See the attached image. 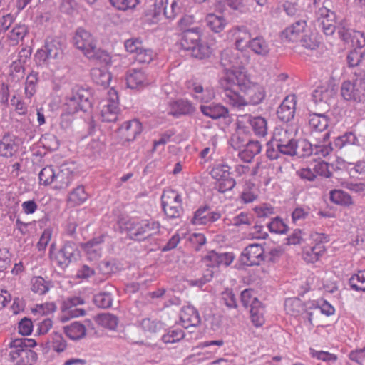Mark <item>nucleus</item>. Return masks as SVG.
<instances>
[{
	"label": "nucleus",
	"mask_w": 365,
	"mask_h": 365,
	"mask_svg": "<svg viewBox=\"0 0 365 365\" xmlns=\"http://www.w3.org/2000/svg\"><path fill=\"white\" fill-rule=\"evenodd\" d=\"M222 86L233 105H258L266 96L264 88L251 82L245 73H231L224 78Z\"/></svg>",
	"instance_id": "obj_1"
},
{
	"label": "nucleus",
	"mask_w": 365,
	"mask_h": 365,
	"mask_svg": "<svg viewBox=\"0 0 365 365\" xmlns=\"http://www.w3.org/2000/svg\"><path fill=\"white\" fill-rule=\"evenodd\" d=\"M192 22L191 16H185L180 19L179 26L182 30L180 45L182 49L190 52L191 56L204 59L210 56L211 50L207 43L201 41V30L199 27L186 28Z\"/></svg>",
	"instance_id": "obj_2"
},
{
	"label": "nucleus",
	"mask_w": 365,
	"mask_h": 365,
	"mask_svg": "<svg viewBox=\"0 0 365 365\" xmlns=\"http://www.w3.org/2000/svg\"><path fill=\"white\" fill-rule=\"evenodd\" d=\"M160 225L153 220H143L140 222L129 221L126 229L131 239L144 240L160 232Z\"/></svg>",
	"instance_id": "obj_3"
},
{
	"label": "nucleus",
	"mask_w": 365,
	"mask_h": 365,
	"mask_svg": "<svg viewBox=\"0 0 365 365\" xmlns=\"http://www.w3.org/2000/svg\"><path fill=\"white\" fill-rule=\"evenodd\" d=\"M63 45L59 38L48 37L44 45L34 55L37 65L48 63L50 59L59 58L63 54Z\"/></svg>",
	"instance_id": "obj_4"
},
{
	"label": "nucleus",
	"mask_w": 365,
	"mask_h": 365,
	"mask_svg": "<svg viewBox=\"0 0 365 365\" xmlns=\"http://www.w3.org/2000/svg\"><path fill=\"white\" fill-rule=\"evenodd\" d=\"M91 93L88 90L76 86L73 89L71 96L66 98L67 110L69 113H74L78 110L83 113H89L91 110Z\"/></svg>",
	"instance_id": "obj_5"
},
{
	"label": "nucleus",
	"mask_w": 365,
	"mask_h": 365,
	"mask_svg": "<svg viewBox=\"0 0 365 365\" xmlns=\"http://www.w3.org/2000/svg\"><path fill=\"white\" fill-rule=\"evenodd\" d=\"M118 106V92L112 88L108 92V98L102 101L99 104L102 120L105 122L116 121L120 110Z\"/></svg>",
	"instance_id": "obj_6"
},
{
	"label": "nucleus",
	"mask_w": 365,
	"mask_h": 365,
	"mask_svg": "<svg viewBox=\"0 0 365 365\" xmlns=\"http://www.w3.org/2000/svg\"><path fill=\"white\" fill-rule=\"evenodd\" d=\"M162 207L169 218H178L182 213V200L179 194L174 191L164 192L161 197Z\"/></svg>",
	"instance_id": "obj_7"
},
{
	"label": "nucleus",
	"mask_w": 365,
	"mask_h": 365,
	"mask_svg": "<svg viewBox=\"0 0 365 365\" xmlns=\"http://www.w3.org/2000/svg\"><path fill=\"white\" fill-rule=\"evenodd\" d=\"M241 61L239 58V51L231 48L224 49L221 53L220 65L224 68L225 76L221 79V85L225 77L231 75V73H243L237 68H240Z\"/></svg>",
	"instance_id": "obj_8"
},
{
	"label": "nucleus",
	"mask_w": 365,
	"mask_h": 365,
	"mask_svg": "<svg viewBox=\"0 0 365 365\" xmlns=\"http://www.w3.org/2000/svg\"><path fill=\"white\" fill-rule=\"evenodd\" d=\"M240 262L246 266L259 265L264 260V252L262 245L251 244L246 247L240 255Z\"/></svg>",
	"instance_id": "obj_9"
},
{
	"label": "nucleus",
	"mask_w": 365,
	"mask_h": 365,
	"mask_svg": "<svg viewBox=\"0 0 365 365\" xmlns=\"http://www.w3.org/2000/svg\"><path fill=\"white\" fill-rule=\"evenodd\" d=\"M341 95L346 101L361 102L365 99V88L353 80L345 81L341 86Z\"/></svg>",
	"instance_id": "obj_10"
},
{
	"label": "nucleus",
	"mask_w": 365,
	"mask_h": 365,
	"mask_svg": "<svg viewBox=\"0 0 365 365\" xmlns=\"http://www.w3.org/2000/svg\"><path fill=\"white\" fill-rule=\"evenodd\" d=\"M334 94L332 89L324 86L317 87L312 94V101L315 105V110L320 112L329 110Z\"/></svg>",
	"instance_id": "obj_11"
},
{
	"label": "nucleus",
	"mask_w": 365,
	"mask_h": 365,
	"mask_svg": "<svg viewBox=\"0 0 365 365\" xmlns=\"http://www.w3.org/2000/svg\"><path fill=\"white\" fill-rule=\"evenodd\" d=\"M74 164H62L57 173H55L53 188L63 190L67 188L73 180Z\"/></svg>",
	"instance_id": "obj_12"
},
{
	"label": "nucleus",
	"mask_w": 365,
	"mask_h": 365,
	"mask_svg": "<svg viewBox=\"0 0 365 365\" xmlns=\"http://www.w3.org/2000/svg\"><path fill=\"white\" fill-rule=\"evenodd\" d=\"M79 255L76 245L73 242H66L58 252V263L61 267H67L73 261H76Z\"/></svg>",
	"instance_id": "obj_13"
},
{
	"label": "nucleus",
	"mask_w": 365,
	"mask_h": 365,
	"mask_svg": "<svg viewBox=\"0 0 365 365\" xmlns=\"http://www.w3.org/2000/svg\"><path fill=\"white\" fill-rule=\"evenodd\" d=\"M76 47L88 58L91 57V34L83 28H78L73 38Z\"/></svg>",
	"instance_id": "obj_14"
},
{
	"label": "nucleus",
	"mask_w": 365,
	"mask_h": 365,
	"mask_svg": "<svg viewBox=\"0 0 365 365\" xmlns=\"http://www.w3.org/2000/svg\"><path fill=\"white\" fill-rule=\"evenodd\" d=\"M221 214L218 212L211 211L209 205H204L199 207L194 214L191 220L192 223L197 225H207V223L214 222L219 220Z\"/></svg>",
	"instance_id": "obj_15"
},
{
	"label": "nucleus",
	"mask_w": 365,
	"mask_h": 365,
	"mask_svg": "<svg viewBox=\"0 0 365 365\" xmlns=\"http://www.w3.org/2000/svg\"><path fill=\"white\" fill-rule=\"evenodd\" d=\"M287 134V130H281L274 133V136L278 143L277 144L281 156L296 155L297 140L293 138H286Z\"/></svg>",
	"instance_id": "obj_16"
},
{
	"label": "nucleus",
	"mask_w": 365,
	"mask_h": 365,
	"mask_svg": "<svg viewBox=\"0 0 365 365\" xmlns=\"http://www.w3.org/2000/svg\"><path fill=\"white\" fill-rule=\"evenodd\" d=\"M169 114L175 118L192 115L196 109L193 104L185 99H178L169 103Z\"/></svg>",
	"instance_id": "obj_17"
},
{
	"label": "nucleus",
	"mask_w": 365,
	"mask_h": 365,
	"mask_svg": "<svg viewBox=\"0 0 365 365\" xmlns=\"http://www.w3.org/2000/svg\"><path fill=\"white\" fill-rule=\"evenodd\" d=\"M125 80L128 88L131 89L141 88L149 84L147 75L141 69H129Z\"/></svg>",
	"instance_id": "obj_18"
},
{
	"label": "nucleus",
	"mask_w": 365,
	"mask_h": 365,
	"mask_svg": "<svg viewBox=\"0 0 365 365\" xmlns=\"http://www.w3.org/2000/svg\"><path fill=\"white\" fill-rule=\"evenodd\" d=\"M11 361L17 360L16 365H34L38 359V354L30 349H15L10 352Z\"/></svg>",
	"instance_id": "obj_19"
},
{
	"label": "nucleus",
	"mask_w": 365,
	"mask_h": 365,
	"mask_svg": "<svg viewBox=\"0 0 365 365\" xmlns=\"http://www.w3.org/2000/svg\"><path fill=\"white\" fill-rule=\"evenodd\" d=\"M200 110L202 114L213 120L226 118L229 116V110L221 103L212 102L207 105H200Z\"/></svg>",
	"instance_id": "obj_20"
},
{
	"label": "nucleus",
	"mask_w": 365,
	"mask_h": 365,
	"mask_svg": "<svg viewBox=\"0 0 365 365\" xmlns=\"http://www.w3.org/2000/svg\"><path fill=\"white\" fill-rule=\"evenodd\" d=\"M295 106L296 101L294 97L291 98L286 97L277 110L278 118L284 123L289 122L294 118Z\"/></svg>",
	"instance_id": "obj_21"
},
{
	"label": "nucleus",
	"mask_w": 365,
	"mask_h": 365,
	"mask_svg": "<svg viewBox=\"0 0 365 365\" xmlns=\"http://www.w3.org/2000/svg\"><path fill=\"white\" fill-rule=\"evenodd\" d=\"M307 26L305 20L296 21L292 26L286 28L282 33V38L287 41L298 42Z\"/></svg>",
	"instance_id": "obj_22"
},
{
	"label": "nucleus",
	"mask_w": 365,
	"mask_h": 365,
	"mask_svg": "<svg viewBox=\"0 0 365 365\" xmlns=\"http://www.w3.org/2000/svg\"><path fill=\"white\" fill-rule=\"evenodd\" d=\"M357 138L354 133L352 132H347L344 135L337 137L334 140V145L332 143H329V148L321 149L320 151L322 155L325 156L330 150H333L334 149V146L336 148L341 149L347 145L357 144Z\"/></svg>",
	"instance_id": "obj_23"
},
{
	"label": "nucleus",
	"mask_w": 365,
	"mask_h": 365,
	"mask_svg": "<svg viewBox=\"0 0 365 365\" xmlns=\"http://www.w3.org/2000/svg\"><path fill=\"white\" fill-rule=\"evenodd\" d=\"M324 113L315 110L314 112L309 113V123L313 132L320 133L328 128L329 118Z\"/></svg>",
	"instance_id": "obj_24"
},
{
	"label": "nucleus",
	"mask_w": 365,
	"mask_h": 365,
	"mask_svg": "<svg viewBox=\"0 0 365 365\" xmlns=\"http://www.w3.org/2000/svg\"><path fill=\"white\" fill-rule=\"evenodd\" d=\"M127 141H133L142 132V125L138 120L133 119L125 122L120 128Z\"/></svg>",
	"instance_id": "obj_25"
},
{
	"label": "nucleus",
	"mask_w": 365,
	"mask_h": 365,
	"mask_svg": "<svg viewBox=\"0 0 365 365\" xmlns=\"http://www.w3.org/2000/svg\"><path fill=\"white\" fill-rule=\"evenodd\" d=\"M180 319L186 328L197 327L201 322L198 311L192 306H187L182 308Z\"/></svg>",
	"instance_id": "obj_26"
},
{
	"label": "nucleus",
	"mask_w": 365,
	"mask_h": 365,
	"mask_svg": "<svg viewBox=\"0 0 365 365\" xmlns=\"http://www.w3.org/2000/svg\"><path fill=\"white\" fill-rule=\"evenodd\" d=\"M262 145L257 140H248L242 150L240 151L239 157L245 163H250L253 158L261 152Z\"/></svg>",
	"instance_id": "obj_27"
},
{
	"label": "nucleus",
	"mask_w": 365,
	"mask_h": 365,
	"mask_svg": "<svg viewBox=\"0 0 365 365\" xmlns=\"http://www.w3.org/2000/svg\"><path fill=\"white\" fill-rule=\"evenodd\" d=\"M250 317L256 327L262 326L264 322V307L257 297H253L250 304Z\"/></svg>",
	"instance_id": "obj_28"
},
{
	"label": "nucleus",
	"mask_w": 365,
	"mask_h": 365,
	"mask_svg": "<svg viewBox=\"0 0 365 365\" xmlns=\"http://www.w3.org/2000/svg\"><path fill=\"white\" fill-rule=\"evenodd\" d=\"M235 30L237 31V32L235 33L236 35L235 43L236 49L239 51H243L248 48L250 39H252V37L245 26H238Z\"/></svg>",
	"instance_id": "obj_29"
},
{
	"label": "nucleus",
	"mask_w": 365,
	"mask_h": 365,
	"mask_svg": "<svg viewBox=\"0 0 365 365\" xmlns=\"http://www.w3.org/2000/svg\"><path fill=\"white\" fill-rule=\"evenodd\" d=\"M250 48L255 54L266 56L269 54L270 48L269 43L261 36L250 39Z\"/></svg>",
	"instance_id": "obj_30"
},
{
	"label": "nucleus",
	"mask_w": 365,
	"mask_h": 365,
	"mask_svg": "<svg viewBox=\"0 0 365 365\" xmlns=\"http://www.w3.org/2000/svg\"><path fill=\"white\" fill-rule=\"evenodd\" d=\"M325 252V247L321 244H316L313 247H304L302 252L303 259L308 263H314Z\"/></svg>",
	"instance_id": "obj_31"
},
{
	"label": "nucleus",
	"mask_w": 365,
	"mask_h": 365,
	"mask_svg": "<svg viewBox=\"0 0 365 365\" xmlns=\"http://www.w3.org/2000/svg\"><path fill=\"white\" fill-rule=\"evenodd\" d=\"M205 22L206 26L215 33L221 32L226 25V21L222 16H217L214 14H208L205 18Z\"/></svg>",
	"instance_id": "obj_32"
},
{
	"label": "nucleus",
	"mask_w": 365,
	"mask_h": 365,
	"mask_svg": "<svg viewBox=\"0 0 365 365\" xmlns=\"http://www.w3.org/2000/svg\"><path fill=\"white\" fill-rule=\"evenodd\" d=\"M16 151V145L9 134H5L0 142V153L2 156L9 158Z\"/></svg>",
	"instance_id": "obj_33"
},
{
	"label": "nucleus",
	"mask_w": 365,
	"mask_h": 365,
	"mask_svg": "<svg viewBox=\"0 0 365 365\" xmlns=\"http://www.w3.org/2000/svg\"><path fill=\"white\" fill-rule=\"evenodd\" d=\"M110 81L111 76L107 68H93V81L97 85L106 88Z\"/></svg>",
	"instance_id": "obj_34"
},
{
	"label": "nucleus",
	"mask_w": 365,
	"mask_h": 365,
	"mask_svg": "<svg viewBox=\"0 0 365 365\" xmlns=\"http://www.w3.org/2000/svg\"><path fill=\"white\" fill-rule=\"evenodd\" d=\"M111 62V58L109 54L102 50H95L93 46V68H107V66Z\"/></svg>",
	"instance_id": "obj_35"
},
{
	"label": "nucleus",
	"mask_w": 365,
	"mask_h": 365,
	"mask_svg": "<svg viewBox=\"0 0 365 365\" xmlns=\"http://www.w3.org/2000/svg\"><path fill=\"white\" fill-rule=\"evenodd\" d=\"M64 332L71 339H79L86 334V328L83 324L74 322L71 325L64 327Z\"/></svg>",
	"instance_id": "obj_36"
},
{
	"label": "nucleus",
	"mask_w": 365,
	"mask_h": 365,
	"mask_svg": "<svg viewBox=\"0 0 365 365\" xmlns=\"http://www.w3.org/2000/svg\"><path fill=\"white\" fill-rule=\"evenodd\" d=\"M365 57V51L360 50L357 48H354L351 50L348 56H347V63L349 68H356L357 67H360L362 65H364V62Z\"/></svg>",
	"instance_id": "obj_37"
},
{
	"label": "nucleus",
	"mask_w": 365,
	"mask_h": 365,
	"mask_svg": "<svg viewBox=\"0 0 365 365\" xmlns=\"http://www.w3.org/2000/svg\"><path fill=\"white\" fill-rule=\"evenodd\" d=\"M287 312L293 316H297L305 312L303 302L298 298L288 299L284 303Z\"/></svg>",
	"instance_id": "obj_38"
},
{
	"label": "nucleus",
	"mask_w": 365,
	"mask_h": 365,
	"mask_svg": "<svg viewBox=\"0 0 365 365\" xmlns=\"http://www.w3.org/2000/svg\"><path fill=\"white\" fill-rule=\"evenodd\" d=\"M96 321L98 325L112 330L115 329L117 327L118 319L113 314L103 313L98 314L96 317Z\"/></svg>",
	"instance_id": "obj_39"
},
{
	"label": "nucleus",
	"mask_w": 365,
	"mask_h": 365,
	"mask_svg": "<svg viewBox=\"0 0 365 365\" xmlns=\"http://www.w3.org/2000/svg\"><path fill=\"white\" fill-rule=\"evenodd\" d=\"M250 124L255 135L264 137L267 133V124L264 118L253 117L250 119Z\"/></svg>",
	"instance_id": "obj_40"
},
{
	"label": "nucleus",
	"mask_w": 365,
	"mask_h": 365,
	"mask_svg": "<svg viewBox=\"0 0 365 365\" xmlns=\"http://www.w3.org/2000/svg\"><path fill=\"white\" fill-rule=\"evenodd\" d=\"M330 200L335 204L349 206L353 204L351 197L341 190H334L330 192Z\"/></svg>",
	"instance_id": "obj_41"
},
{
	"label": "nucleus",
	"mask_w": 365,
	"mask_h": 365,
	"mask_svg": "<svg viewBox=\"0 0 365 365\" xmlns=\"http://www.w3.org/2000/svg\"><path fill=\"white\" fill-rule=\"evenodd\" d=\"M38 82V73L32 71L26 77L25 83V94L31 98L36 92V85Z\"/></svg>",
	"instance_id": "obj_42"
},
{
	"label": "nucleus",
	"mask_w": 365,
	"mask_h": 365,
	"mask_svg": "<svg viewBox=\"0 0 365 365\" xmlns=\"http://www.w3.org/2000/svg\"><path fill=\"white\" fill-rule=\"evenodd\" d=\"M88 197V194L86 192L83 185H79L75 188L68 196V201L73 205H80L84 202Z\"/></svg>",
	"instance_id": "obj_43"
},
{
	"label": "nucleus",
	"mask_w": 365,
	"mask_h": 365,
	"mask_svg": "<svg viewBox=\"0 0 365 365\" xmlns=\"http://www.w3.org/2000/svg\"><path fill=\"white\" fill-rule=\"evenodd\" d=\"M54 169L51 165L44 167L38 174L39 184L48 186L54 182L55 178Z\"/></svg>",
	"instance_id": "obj_44"
},
{
	"label": "nucleus",
	"mask_w": 365,
	"mask_h": 365,
	"mask_svg": "<svg viewBox=\"0 0 365 365\" xmlns=\"http://www.w3.org/2000/svg\"><path fill=\"white\" fill-rule=\"evenodd\" d=\"M112 301L113 299L110 293L106 292L95 294L93 298V302L96 305V307L103 309L110 307L112 305Z\"/></svg>",
	"instance_id": "obj_45"
},
{
	"label": "nucleus",
	"mask_w": 365,
	"mask_h": 365,
	"mask_svg": "<svg viewBox=\"0 0 365 365\" xmlns=\"http://www.w3.org/2000/svg\"><path fill=\"white\" fill-rule=\"evenodd\" d=\"M230 167L226 164H217L212 168L210 175L212 178L220 181L230 176Z\"/></svg>",
	"instance_id": "obj_46"
},
{
	"label": "nucleus",
	"mask_w": 365,
	"mask_h": 365,
	"mask_svg": "<svg viewBox=\"0 0 365 365\" xmlns=\"http://www.w3.org/2000/svg\"><path fill=\"white\" fill-rule=\"evenodd\" d=\"M141 327L145 331H148L150 334H155L164 329L163 323L159 321L151 320L149 318L142 320Z\"/></svg>",
	"instance_id": "obj_47"
},
{
	"label": "nucleus",
	"mask_w": 365,
	"mask_h": 365,
	"mask_svg": "<svg viewBox=\"0 0 365 365\" xmlns=\"http://www.w3.org/2000/svg\"><path fill=\"white\" fill-rule=\"evenodd\" d=\"M314 148L312 145L306 140L297 141L296 155L299 158H306L313 154Z\"/></svg>",
	"instance_id": "obj_48"
},
{
	"label": "nucleus",
	"mask_w": 365,
	"mask_h": 365,
	"mask_svg": "<svg viewBox=\"0 0 365 365\" xmlns=\"http://www.w3.org/2000/svg\"><path fill=\"white\" fill-rule=\"evenodd\" d=\"M36 341L33 339L18 338L12 340L9 344L10 348L26 349L36 346Z\"/></svg>",
	"instance_id": "obj_49"
},
{
	"label": "nucleus",
	"mask_w": 365,
	"mask_h": 365,
	"mask_svg": "<svg viewBox=\"0 0 365 365\" xmlns=\"http://www.w3.org/2000/svg\"><path fill=\"white\" fill-rule=\"evenodd\" d=\"M124 46L126 51L136 54L143 48V40L140 37L130 38L125 41Z\"/></svg>",
	"instance_id": "obj_50"
},
{
	"label": "nucleus",
	"mask_w": 365,
	"mask_h": 365,
	"mask_svg": "<svg viewBox=\"0 0 365 365\" xmlns=\"http://www.w3.org/2000/svg\"><path fill=\"white\" fill-rule=\"evenodd\" d=\"M277 143V140H276V138L274 135L273 139L269 141L266 145V155L271 160H277L282 157L279 150V149Z\"/></svg>",
	"instance_id": "obj_51"
},
{
	"label": "nucleus",
	"mask_w": 365,
	"mask_h": 365,
	"mask_svg": "<svg viewBox=\"0 0 365 365\" xmlns=\"http://www.w3.org/2000/svg\"><path fill=\"white\" fill-rule=\"evenodd\" d=\"M358 282L361 284H365V270L359 271L357 274H354L349 279V283L352 289L365 292V287H359Z\"/></svg>",
	"instance_id": "obj_52"
},
{
	"label": "nucleus",
	"mask_w": 365,
	"mask_h": 365,
	"mask_svg": "<svg viewBox=\"0 0 365 365\" xmlns=\"http://www.w3.org/2000/svg\"><path fill=\"white\" fill-rule=\"evenodd\" d=\"M154 56L155 53L153 50L143 47L135 54V60L141 64H149L153 60Z\"/></svg>",
	"instance_id": "obj_53"
},
{
	"label": "nucleus",
	"mask_w": 365,
	"mask_h": 365,
	"mask_svg": "<svg viewBox=\"0 0 365 365\" xmlns=\"http://www.w3.org/2000/svg\"><path fill=\"white\" fill-rule=\"evenodd\" d=\"M266 225L271 232L284 234L288 230V226L278 217L267 222Z\"/></svg>",
	"instance_id": "obj_54"
},
{
	"label": "nucleus",
	"mask_w": 365,
	"mask_h": 365,
	"mask_svg": "<svg viewBox=\"0 0 365 365\" xmlns=\"http://www.w3.org/2000/svg\"><path fill=\"white\" fill-rule=\"evenodd\" d=\"M298 42L302 46L310 50L316 49L319 44L314 34H303Z\"/></svg>",
	"instance_id": "obj_55"
},
{
	"label": "nucleus",
	"mask_w": 365,
	"mask_h": 365,
	"mask_svg": "<svg viewBox=\"0 0 365 365\" xmlns=\"http://www.w3.org/2000/svg\"><path fill=\"white\" fill-rule=\"evenodd\" d=\"M333 9L334 6L330 1H324L323 6L318 11V15L320 18H329L330 20H336V15Z\"/></svg>",
	"instance_id": "obj_56"
},
{
	"label": "nucleus",
	"mask_w": 365,
	"mask_h": 365,
	"mask_svg": "<svg viewBox=\"0 0 365 365\" xmlns=\"http://www.w3.org/2000/svg\"><path fill=\"white\" fill-rule=\"evenodd\" d=\"M28 32V29L24 24H16L13 27L9 34V38L11 41L18 42L22 41Z\"/></svg>",
	"instance_id": "obj_57"
},
{
	"label": "nucleus",
	"mask_w": 365,
	"mask_h": 365,
	"mask_svg": "<svg viewBox=\"0 0 365 365\" xmlns=\"http://www.w3.org/2000/svg\"><path fill=\"white\" fill-rule=\"evenodd\" d=\"M31 283V290L40 295L44 294L48 290V287L46 284V282L43 278L41 277L33 278Z\"/></svg>",
	"instance_id": "obj_58"
},
{
	"label": "nucleus",
	"mask_w": 365,
	"mask_h": 365,
	"mask_svg": "<svg viewBox=\"0 0 365 365\" xmlns=\"http://www.w3.org/2000/svg\"><path fill=\"white\" fill-rule=\"evenodd\" d=\"M338 34L340 38L346 43H351L352 46H354V37L359 36V31H355L351 29H346L344 27L341 28Z\"/></svg>",
	"instance_id": "obj_59"
},
{
	"label": "nucleus",
	"mask_w": 365,
	"mask_h": 365,
	"mask_svg": "<svg viewBox=\"0 0 365 365\" xmlns=\"http://www.w3.org/2000/svg\"><path fill=\"white\" fill-rule=\"evenodd\" d=\"M185 336L182 329H175L169 331L167 334L163 335L162 340L164 343H175L182 339Z\"/></svg>",
	"instance_id": "obj_60"
},
{
	"label": "nucleus",
	"mask_w": 365,
	"mask_h": 365,
	"mask_svg": "<svg viewBox=\"0 0 365 365\" xmlns=\"http://www.w3.org/2000/svg\"><path fill=\"white\" fill-rule=\"evenodd\" d=\"M33 322L31 319L24 317L18 324L19 333L22 336H29L33 331Z\"/></svg>",
	"instance_id": "obj_61"
},
{
	"label": "nucleus",
	"mask_w": 365,
	"mask_h": 365,
	"mask_svg": "<svg viewBox=\"0 0 365 365\" xmlns=\"http://www.w3.org/2000/svg\"><path fill=\"white\" fill-rule=\"evenodd\" d=\"M67 346L66 341L63 336L54 332L52 336V349L57 352L63 351Z\"/></svg>",
	"instance_id": "obj_62"
},
{
	"label": "nucleus",
	"mask_w": 365,
	"mask_h": 365,
	"mask_svg": "<svg viewBox=\"0 0 365 365\" xmlns=\"http://www.w3.org/2000/svg\"><path fill=\"white\" fill-rule=\"evenodd\" d=\"M112 6L119 10L125 11L132 9L139 3V0H109Z\"/></svg>",
	"instance_id": "obj_63"
},
{
	"label": "nucleus",
	"mask_w": 365,
	"mask_h": 365,
	"mask_svg": "<svg viewBox=\"0 0 365 365\" xmlns=\"http://www.w3.org/2000/svg\"><path fill=\"white\" fill-rule=\"evenodd\" d=\"M352 74V80L357 82L358 84L363 86L365 88V64H361L360 67L354 68Z\"/></svg>",
	"instance_id": "obj_64"
}]
</instances>
